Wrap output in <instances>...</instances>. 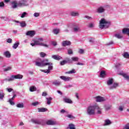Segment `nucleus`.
Segmentation results:
<instances>
[{
    "label": "nucleus",
    "instance_id": "obj_33",
    "mask_svg": "<svg viewBox=\"0 0 129 129\" xmlns=\"http://www.w3.org/2000/svg\"><path fill=\"white\" fill-rule=\"evenodd\" d=\"M20 45V42H17L15 43L13 45V49H17V48H18V47H19V45Z\"/></svg>",
    "mask_w": 129,
    "mask_h": 129
},
{
    "label": "nucleus",
    "instance_id": "obj_37",
    "mask_svg": "<svg viewBox=\"0 0 129 129\" xmlns=\"http://www.w3.org/2000/svg\"><path fill=\"white\" fill-rule=\"evenodd\" d=\"M122 33H129V28H125L122 30Z\"/></svg>",
    "mask_w": 129,
    "mask_h": 129
},
{
    "label": "nucleus",
    "instance_id": "obj_24",
    "mask_svg": "<svg viewBox=\"0 0 129 129\" xmlns=\"http://www.w3.org/2000/svg\"><path fill=\"white\" fill-rule=\"evenodd\" d=\"M64 60L66 61V62L67 64V63L70 64L72 63V60L70 59V58L69 57H66Z\"/></svg>",
    "mask_w": 129,
    "mask_h": 129
},
{
    "label": "nucleus",
    "instance_id": "obj_62",
    "mask_svg": "<svg viewBox=\"0 0 129 129\" xmlns=\"http://www.w3.org/2000/svg\"><path fill=\"white\" fill-rule=\"evenodd\" d=\"M26 33H36V31L34 30H30L27 31Z\"/></svg>",
    "mask_w": 129,
    "mask_h": 129
},
{
    "label": "nucleus",
    "instance_id": "obj_23",
    "mask_svg": "<svg viewBox=\"0 0 129 129\" xmlns=\"http://www.w3.org/2000/svg\"><path fill=\"white\" fill-rule=\"evenodd\" d=\"M71 15L72 17H78V16H79V13L76 12H72L71 13Z\"/></svg>",
    "mask_w": 129,
    "mask_h": 129
},
{
    "label": "nucleus",
    "instance_id": "obj_9",
    "mask_svg": "<svg viewBox=\"0 0 129 129\" xmlns=\"http://www.w3.org/2000/svg\"><path fill=\"white\" fill-rule=\"evenodd\" d=\"M13 22H15V23H17V24H19L18 26H20L21 28H25V27L27 26V24L25 21H22L20 22V21H19L13 20Z\"/></svg>",
    "mask_w": 129,
    "mask_h": 129
},
{
    "label": "nucleus",
    "instance_id": "obj_2",
    "mask_svg": "<svg viewBox=\"0 0 129 129\" xmlns=\"http://www.w3.org/2000/svg\"><path fill=\"white\" fill-rule=\"evenodd\" d=\"M43 41L44 40L42 38H38L37 40H33L32 42H33V43H30V45L32 47H34V46H36V45H40V46H43L44 47H48V45L41 42H43Z\"/></svg>",
    "mask_w": 129,
    "mask_h": 129
},
{
    "label": "nucleus",
    "instance_id": "obj_22",
    "mask_svg": "<svg viewBox=\"0 0 129 129\" xmlns=\"http://www.w3.org/2000/svg\"><path fill=\"white\" fill-rule=\"evenodd\" d=\"M113 83V79L112 78H109L108 80L107 81V85H111Z\"/></svg>",
    "mask_w": 129,
    "mask_h": 129
},
{
    "label": "nucleus",
    "instance_id": "obj_63",
    "mask_svg": "<svg viewBox=\"0 0 129 129\" xmlns=\"http://www.w3.org/2000/svg\"><path fill=\"white\" fill-rule=\"evenodd\" d=\"M42 96H47V93L46 92H43L42 94Z\"/></svg>",
    "mask_w": 129,
    "mask_h": 129
},
{
    "label": "nucleus",
    "instance_id": "obj_1",
    "mask_svg": "<svg viewBox=\"0 0 129 129\" xmlns=\"http://www.w3.org/2000/svg\"><path fill=\"white\" fill-rule=\"evenodd\" d=\"M110 25V21H107L105 19L102 18L99 22V27L101 30H103V29H108V28H109Z\"/></svg>",
    "mask_w": 129,
    "mask_h": 129
},
{
    "label": "nucleus",
    "instance_id": "obj_14",
    "mask_svg": "<svg viewBox=\"0 0 129 129\" xmlns=\"http://www.w3.org/2000/svg\"><path fill=\"white\" fill-rule=\"evenodd\" d=\"M52 58L54 59V60H57V61H59L61 60V59H62V57H61L59 55H53L52 56Z\"/></svg>",
    "mask_w": 129,
    "mask_h": 129
},
{
    "label": "nucleus",
    "instance_id": "obj_10",
    "mask_svg": "<svg viewBox=\"0 0 129 129\" xmlns=\"http://www.w3.org/2000/svg\"><path fill=\"white\" fill-rule=\"evenodd\" d=\"M11 7L12 9H17L18 7H20L19 5V3L17 1H14L11 2Z\"/></svg>",
    "mask_w": 129,
    "mask_h": 129
},
{
    "label": "nucleus",
    "instance_id": "obj_45",
    "mask_svg": "<svg viewBox=\"0 0 129 129\" xmlns=\"http://www.w3.org/2000/svg\"><path fill=\"white\" fill-rule=\"evenodd\" d=\"M65 64H67L66 63V61L65 60H63L62 61H60V65L61 66H63L65 65Z\"/></svg>",
    "mask_w": 129,
    "mask_h": 129
},
{
    "label": "nucleus",
    "instance_id": "obj_31",
    "mask_svg": "<svg viewBox=\"0 0 129 129\" xmlns=\"http://www.w3.org/2000/svg\"><path fill=\"white\" fill-rule=\"evenodd\" d=\"M105 75H106V74H105V71H102L100 72V77L103 78V77H104Z\"/></svg>",
    "mask_w": 129,
    "mask_h": 129
},
{
    "label": "nucleus",
    "instance_id": "obj_12",
    "mask_svg": "<svg viewBox=\"0 0 129 129\" xmlns=\"http://www.w3.org/2000/svg\"><path fill=\"white\" fill-rule=\"evenodd\" d=\"M105 12V9L103 7H100L97 9V12L98 14H102V13H104Z\"/></svg>",
    "mask_w": 129,
    "mask_h": 129
},
{
    "label": "nucleus",
    "instance_id": "obj_3",
    "mask_svg": "<svg viewBox=\"0 0 129 129\" xmlns=\"http://www.w3.org/2000/svg\"><path fill=\"white\" fill-rule=\"evenodd\" d=\"M98 108V105L90 106L87 108V112L89 115L95 114V109Z\"/></svg>",
    "mask_w": 129,
    "mask_h": 129
},
{
    "label": "nucleus",
    "instance_id": "obj_6",
    "mask_svg": "<svg viewBox=\"0 0 129 129\" xmlns=\"http://www.w3.org/2000/svg\"><path fill=\"white\" fill-rule=\"evenodd\" d=\"M31 121L35 124H41L42 125L45 124V121L44 120L32 119Z\"/></svg>",
    "mask_w": 129,
    "mask_h": 129
},
{
    "label": "nucleus",
    "instance_id": "obj_57",
    "mask_svg": "<svg viewBox=\"0 0 129 129\" xmlns=\"http://www.w3.org/2000/svg\"><path fill=\"white\" fill-rule=\"evenodd\" d=\"M0 7H1V8H3V7H5V3H4V2H1L0 3Z\"/></svg>",
    "mask_w": 129,
    "mask_h": 129
},
{
    "label": "nucleus",
    "instance_id": "obj_21",
    "mask_svg": "<svg viewBox=\"0 0 129 129\" xmlns=\"http://www.w3.org/2000/svg\"><path fill=\"white\" fill-rule=\"evenodd\" d=\"M39 112H45V111H47L48 110V109L45 108H39L38 109Z\"/></svg>",
    "mask_w": 129,
    "mask_h": 129
},
{
    "label": "nucleus",
    "instance_id": "obj_30",
    "mask_svg": "<svg viewBox=\"0 0 129 129\" xmlns=\"http://www.w3.org/2000/svg\"><path fill=\"white\" fill-rule=\"evenodd\" d=\"M123 57L124 58H126L127 59H129V54L128 52H124L123 54H122Z\"/></svg>",
    "mask_w": 129,
    "mask_h": 129
},
{
    "label": "nucleus",
    "instance_id": "obj_29",
    "mask_svg": "<svg viewBox=\"0 0 129 129\" xmlns=\"http://www.w3.org/2000/svg\"><path fill=\"white\" fill-rule=\"evenodd\" d=\"M76 73V71L75 69H73L71 71H70L66 73V74H73Z\"/></svg>",
    "mask_w": 129,
    "mask_h": 129
},
{
    "label": "nucleus",
    "instance_id": "obj_4",
    "mask_svg": "<svg viewBox=\"0 0 129 129\" xmlns=\"http://www.w3.org/2000/svg\"><path fill=\"white\" fill-rule=\"evenodd\" d=\"M48 62H49V59H45L41 62L36 61L35 65L39 67H44L45 66H47V65H50V63H48Z\"/></svg>",
    "mask_w": 129,
    "mask_h": 129
},
{
    "label": "nucleus",
    "instance_id": "obj_7",
    "mask_svg": "<svg viewBox=\"0 0 129 129\" xmlns=\"http://www.w3.org/2000/svg\"><path fill=\"white\" fill-rule=\"evenodd\" d=\"M47 63H49V64H47L48 66V70H41L40 71L41 72H44V73H50V71H51V70H52L53 69V66L52 63L51 62H48Z\"/></svg>",
    "mask_w": 129,
    "mask_h": 129
},
{
    "label": "nucleus",
    "instance_id": "obj_49",
    "mask_svg": "<svg viewBox=\"0 0 129 129\" xmlns=\"http://www.w3.org/2000/svg\"><path fill=\"white\" fill-rule=\"evenodd\" d=\"M33 17H35V18H37V17H40V13H35L33 14Z\"/></svg>",
    "mask_w": 129,
    "mask_h": 129
},
{
    "label": "nucleus",
    "instance_id": "obj_28",
    "mask_svg": "<svg viewBox=\"0 0 129 129\" xmlns=\"http://www.w3.org/2000/svg\"><path fill=\"white\" fill-rule=\"evenodd\" d=\"M36 90L37 88H36V87L34 86H32L30 88V91H31V92H33V91H36Z\"/></svg>",
    "mask_w": 129,
    "mask_h": 129
},
{
    "label": "nucleus",
    "instance_id": "obj_64",
    "mask_svg": "<svg viewBox=\"0 0 129 129\" xmlns=\"http://www.w3.org/2000/svg\"><path fill=\"white\" fill-rule=\"evenodd\" d=\"M90 43H94V39L91 38L90 40H89Z\"/></svg>",
    "mask_w": 129,
    "mask_h": 129
},
{
    "label": "nucleus",
    "instance_id": "obj_35",
    "mask_svg": "<svg viewBox=\"0 0 129 129\" xmlns=\"http://www.w3.org/2000/svg\"><path fill=\"white\" fill-rule=\"evenodd\" d=\"M72 62H77V61H78V60H79V58L77 57H72Z\"/></svg>",
    "mask_w": 129,
    "mask_h": 129
},
{
    "label": "nucleus",
    "instance_id": "obj_44",
    "mask_svg": "<svg viewBox=\"0 0 129 129\" xmlns=\"http://www.w3.org/2000/svg\"><path fill=\"white\" fill-rule=\"evenodd\" d=\"M60 29L55 28L53 30V33H59Z\"/></svg>",
    "mask_w": 129,
    "mask_h": 129
},
{
    "label": "nucleus",
    "instance_id": "obj_11",
    "mask_svg": "<svg viewBox=\"0 0 129 129\" xmlns=\"http://www.w3.org/2000/svg\"><path fill=\"white\" fill-rule=\"evenodd\" d=\"M95 98L96 99L97 102H101L102 101H105V100H106V99H105V98L103 97H100L99 96L95 97Z\"/></svg>",
    "mask_w": 129,
    "mask_h": 129
},
{
    "label": "nucleus",
    "instance_id": "obj_15",
    "mask_svg": "<svg viewBox=\"0 0 129 129\" xmlns=\"http://www.w3.org/2000/svg\"><path fill=\"white\" fill-rule=\"evenodd\" d=\"M60 79H62V80H63L64 81H69V80L71 79V78L64 76H60Z\"/></svg>",
    "mask_w": 129,
    "mask_h": 129
},
{
    "label": "nucleus",
    "instance_id": "obj_20",
    "mask_svg": "<svg viewBox=\"0 0 129 129\" xmlns=\"http://www.w3.org/2000/svg\"><path fill=\"white\" fill-rule=\"evenodd\" d=\"M52 84H53V85H55V86H59V85L61 84V82L57 80H55L52 82Z\"/></svg>",
    "mask_w": 129,
    "mask_h": 129
},
{
    "label": "nucleus",
    "instance_id": "obj_60",
    "mask_svg": "<svg viewBox=\"0 0 129 129\" xmlns=\"http://www.w3.org/2000/svg\"><path fill=\"white\" fill-rule=\"evenodd\" d=\"M85 18L86 19H88V20H91V19H92L91 17H89L88 16H85Z\"/></svg>",
    "mask_w": 129,
    "mask_h": 129
},
{
    "label": "nucleus",
    "instance_id": "obj_5",
    "mask_svg": "<svg viewBox=\"0 0 129 129\" xmlns=\"http://www.w3.org/2000/svg\"><path fill=\"white\" fill-rule=\"evenodd\" d=\"M23 78V75H12L10 79H4L5 81H13L15 79H22Z\"/></svg>",
    "mask_w": 129,
    "mask_h": 129
},
{
    "label": "nucleus",
    "instance_id": "obj_43",
    "mask_svg": "<svg viewBox=\"0 0 129 129\" xmlns=\"http://www.w3.org/2000/svg\"><path fill=\"white\" fill-rule=\"evenodd\" d=\"M67 117L69 118H71V119H75V117L71 114H68L67 116Z\"/></svg>",
    "mask_w": 129,
    "mask_h": 129
},
{
    "label": "nucleus",
    "instance_id": "obj_47",
    "mask_svg": "<svg viewBox=\"0 0 129 129\" xmlns=\"http://www.w3.org/2000/svg\"><path fill=\"white\" fill-rule=\"evenodd\" d=\"M122 75L123 77H124V78H125V79H127V80H128L129 76H127V75H126V74H122Z\"/></svg>",
    "mask_w": 129,
    "mask_h": 129
},
{
    "label": "nucleus",
    "instance_id": "obj_25",
    "mask_svg": "<svg viewBox=\"0 0 129 129\" xmlns=\"http://www.w3.org/2000/svg\"><path fill=\"white\" fill-rule=\"evenodd\" d=\"M73 31L75 32H80V27L79 26H76L73 28Z\"/></svg>",
    "mask_w": 129,
    "mask_h": 129
},
{
    "label": "nucleus",
    "instance_id": "obj_52",
    "mask_svg": "<svg viewBox=\"0 0 129 129\" xmlns=\"http://www.w3.org/2000/svg\"><path fill=\"white\" fill-rule=\"evenodd\" d=\"M79 53L80 54H83L84 53V50L82 49H80L79 50Z\"/></svg>",
    "mask_w": 129,
    "mask_h": 129
},
{
    "label": "nucleus",
    "instance_id": "obj_26",
    "mask_svg": "<svg viewBox=\"0 0 129 129\" xmlns=\"http://www.w3.org/2000/svg\"><path fill=\"white\" fill-rule=\"evenodd\" d=\"M115 37H116V38H117V39H122L123 36L120 33H117L115 35Z\"/></svg>",
    "mask_w": 129,
    "mask_h": 129
},
{
    "label": "nucleus",
    "instance_id": "obj_34",
    "mask_svg": "<svg viewBox=\"0 0 129 129\" xmlns=\"http://www.w3.org/2000/svg\"><path fill=\"white\" fill-rule=\"evenodd\" d=\"M35 33H26V36H29L30 38H32L35 36Z\"/></svg>",
    "mask_w": 129,
    "mask_h": 129
},
{
    "label": "nucleus",
    "instance_id": "obj_27",
    "mask_svg": "<svg viewBox=\"0 0 129 129\" xmlns=\"http://www.w3.org/2000/svg\"><path fill=\"white\" fill-rule=\"evenodd\" d=\"M110 124H111V121H110V120L106 119L105 120V123L104 124V125H108Z\"/></svg>",
    "mask_w": 129,
    "mask_h": 129
},
{
    "label": "nucleus",
    "instance_id": "obj_58",
    "mask_svg": "<svg viewBox=\"0 0 129 129\" xmlns=\"http://www.w3.org/2000/svg\"><path fill=\"white\" fill-rule=\"evenodd\" d=\"M51 43L53 46H57V42L56 41H52Z\"/></svg>",
    "mask_w": 129,
    "mask_h": 129
},
{
    "label": "nucleus",
    "instance_id": "obj_38",
    "mask_svg": "<svg viewBox=\"0 0 129 129\" xmlns=\"http://www.w3.org/2000/svg\"><path fill=\"white\" fill-rule=\"evenodd\" d=\"M95 109L97 110V113L98 114H101V109L98 106V108H96Z\"/></svg>",
    "mask_w": 129,
    "mask_h": 129
},
{
    "label": "nucleus",
    "instance_id": "obj_50",
    "mask_svg": "<svg viewBox=\"0 0 129 129\" xmlns=\"http://www.w3.org/2000/svg\"><path fill=\"white\" fill-rule=\"evenodd\" d=\"M39 102L36 101L35 102H33L32 103V105H33V106H37V105H39Z\"/></svg>",
    "mask_w": 129,
    "mask_h": 129
},
{
    "label": "nucleus",
    "instance_id": "obj_46",
    "mask_svg": "<svg viewBox=\"0 0 129 129\" xmlns=\"http://www.w3.org/2000/svg\"><path fill=\"white\" fill-rule=\"evenodd\" d=\"M68 55H72V54H73V50H72L71 49H68Z\"/></svg>",
    "mask_w": 129,
    "mask_h": 129
},
{
    "label": "nucleus",
    "instance_id": "obj_41",
    "mask_svg": "<svg viewBox=\"0 0 129 129\" xmlns=\"http://www.w3.org/2000/svg\"><path fill=\"white\" fill-rule=\"evenodd\" d=\"M17 106L19 108H23V107H24V104L23 103H19L17 105Z\"/></svg>",
    "mask_w": 129,
    "mask_h": 129
},
{
    "label": "nucleus",
    "instance_id": "obj_40",
    "mask_svg": "<svg viewBox=\"0 0 129 129\" xmlns=\"http://www.w3.org/2000/svg\"><path fill=\"white\" fill-rule=\"evenodd\" d=\"M47 100V104H51V101H52V97L47 98H46Z\"/></svg>",
    "mask_w": 129,
    "mask_h": 129
},
{
    "label": "nucleus",
    "instance_id": "obj_18",
    "mask_svg": "<svg viewBox=\"0 0 129 129\" xmlns=\"http://www.w3.org/2000/svg\"><path fill=\"white\" fill-rule=\"evenodd\" d=\"M46 124H47L48 125H54V124H56V122H55L54 121L49 120L46 121Z\"/></svg>",
    "mask_w": 129,
    "mask_h": 129
},
{
    "label": "nucleus",
    "instance_id": "obj_17",
    "mask_svg": "<svg viewBox=\"0 0 129 129\" xmlns=\"http://www.w3.org/2000/svg\"><path fill=\"white\" fill-rule=\"evenodd\" d=\"M4 55L6 57V58H11V53L8 50L4 53Z\"/></svg>",
    "mask_w": 129,
    "mask_h": 129
},
{
    "label": "nucleus",
    "instance_id": "obj_51",
    "mask_svg": "<svg viewBox=\"0 0 129 129\" xmlns=\"http://www.w3.org/2000/svg\"><path fill=\"white\" fill-rule=\"evenodd\" d=\"M12 69V67H9L7 68H6L4 69L5 72H7V71H9V70H11Z\"/></svg>",
    "mask_w": 129,
    "mask_h": 129
},
{
    "label": "nucleus",
    "instance_id": "obj_48",
    "mask_svg": "<svg viewBox=\"0 0 129 129\" xmlns=\"http://www.w3.org/2000/svg\"><path fill=\"white\" fill-rule=\"evenodd\" d=\"M88 27L89 28H94V23H90V24H89Z\"/></svg>",
    "mask_w": 129,
    "mask_h": 129
},
{
    "label": "nucleus",
    "instance_id": "obj_54",
    "mask_svg": "<svg viewBox=\"0 0 129 129\" xmlns=\"http://www.w3.org/2000/svg\"><path fill=\"white\" fill-rule=\"evenodd\" d=\"M0 19H1L2 20H4V21L8 20V18H7L6 17H0Z\"/></svg>",
    "mask_w": 129,
    "mask_h": 129
},
{
    "label": "nucleus",
    "instance_id": "obj_16",
    "mask_svg": "<svg viewBox=\"0 0 129 129\" xmlns=\"http://www.w3.org/2000/svg\"><path fill=\"white\" fill-rule=\"evenodd\" d=\"M63 101L64 102H66V103H70V104L73 103L72 100L70 98H68L67 97H64L63 98Z\"/></svg>",
    "mask_w": 129,
    "mask_h": 129
},
{
    "label": "nucleus",
    "instance_id": "obj_32",
    "mask_svg": "<svg viewBox=\"0 0 129 129\" xmlns=\"http://www.w3.org/2000/svg\"><path fill=\"white\" fill-rule=\"evenodd\" d=\"M4 97H5V93H4V91H0V99H4Z\"/></svg>",
    "mask_w": 129,
    "mask_h": 129
},
{
    "label": "nucleus",
    "instance_id": "obj_19",
    "mask_svg": "<svg viewBox=\"0 0 129 129\" xmlns=\"http://www.w3.org/2000/svg\"><path fill=\"white\" fill-rule=\"evenodd\" d=\"M118 86V83L115 82L113 83V85L110 87V89H115L116 87Z\"/></svg>",
    "mask_w": 129,
    "mask_h": 129
},
{
    "label": "nucleus",
    "instance_id": "obj_39",
    "mask_svg": "<svg viewBox=\"0 0 129 129\" xmlns=\"http://www.w3.org/2000/svg\"><path fill=\"white\" fill-rule=\"evenodd\" d=\"M28 13L27 12H23L21 15L20 16L21 18H22V19L25 18V17H26V16H27Z\"/></svg>",
    "mask_w": 129,
    "mask_h": 129
},
{
    "label": "nucleus",
    "instance_id": "obj_55",
    "mask_svg": "<svg viewBox=\"0 0 129 129\" xmlns=\"http://www.w3.org/2000/svg\"><path fill=\"white\" fill-rule=\"evenodd\" d=\"M119 110H120V111H122V110H123V106H119Z\"/></svg>",
    "mask_w": 129,
    "mask_h": 129
},
{
    "label": "nucleus",
    "instance_id": "obj_8",
    "mask_svg": "<svg viewBox=\"0 0 129 129\" xmlns=\"http://www.w3.org/2000/svg\"><path fill=\"white\" fill-rule=\"evenodd\" d=\"M19 7H27V6H29V4H28V1L20 0L19 2Z\"/></svg>",
    "mask_w": 129,
    "mask_h": 129
},
{
    "label": "nucleus",
    "instance_id": "obj_61",
    "mask_svg": "<svg viewBox=\"0 0 129 129\" xmlns=\"http://www.w3.org/2000/svg\"><path fill=\"white\" fill-rule=\"evenodd\" d=\"M12 39L9 38L7 39V43H12Z\"/></svg>",
    "mask_w": 129,
    "mask_h": 129
},
{
    "label": "nucleus",
    "instance_id": "obj_53",
    "mask_svg": "<svg viewBox=\"0 0 129 129\" xmlns=\"http://www.w3.org/2000/svg\"><path fill=\"white\" fill-rule=\"evenodd\" d=\"M6 89L8 92H12V91H14V89L12 88H7Z\"/></svg>",
    "mask_w": 129,
    "mask_h": 129
},
{
    "label": "nucleus",
    "instance_id": "obj_36",
    "mask_svg": "<svg viewBox=\"0 0 129 129\" xmlns=\"http://www.w3.org/2000/svg\"><path fill=\"white\" fill-rule=\"evenodd\" d=\"M69 128L70 129H75V125L72 123H70L69 124Z\"/></svg>",
    "mask_w": 129,
    "mask_h": 129
},
{
    "label": "nucleus",
    "instance_id": "obj_13",
    "mask_svg": "<svg viewBox=\"0 0 129 129\" xmlns=\"http://www.w3.org/2000/svg\"><path fill=\"white\" fill-rule=\"evenodd\" d=\"M62 45L63 47H66V46H70L71 45V42L69 40H66L62 41Z\"/></svg>",
    "mask_w": 129,
    "mask_h": 129
},
{
    "label": "nucleus",
    "instance_id": "obj_42",
    "mask_svg": "<svg viewBox=\"0 0 129 129\" xmlns=\"http://www.w3.org/2000/svg\"><path fill=\"white\" fill-rule=\"evenodd\" d=\"M40 57H41V58H44V57H46V56H47V54H46L43 52H40Z\"/></svg>",
    "mask_w": 129,
    "mask_h": 129
},
{
    "label": "nucleus",
    "instance_id": "obj_59",
    "mask_svg": "<svg viewBox=\"0 0 129 129\" xmlns=\"http://www.w3.org/2000/svg\"><path fill=\"white\" fill-rule=\"evenodd\" d=\"M125 129H129V123L126 124L124 126Z\"/></svg>",
    "mask_w": 129,
    "mask_h": 129
},
{
    "label": "nucleus",
    "instance_id": "obj_56",
    "mask_svg": "<svg viewBox=\"0 0 129 129\" xmlns=\"http://www.w3.org/2000/svg\"><path fill=\"white\" fill-rule=\"evenodd\" d=\"M12 100H12V99H10L9 100V102H10V104H11V105H14L15 104V102L12 101Z\"/></svg>",
    "mask_w": 129,
    "mask_h": 129
}]
</instances>
